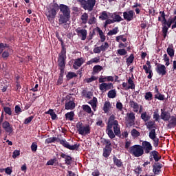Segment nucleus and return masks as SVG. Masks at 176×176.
Returning <instances> with one entry per match:
<instances>
[{
  "label": "nucleus",
  "mask_w": 176,
  "mask_h": 176,
  "mask_svg": "<svg viewBox=\"0 0 176 176\" xmlns=\"http://www.w3.org/2000/svg\"><path fill=\"white\" fill-rule=\"evenodd\" d=\"M106 132L107 135L113 140L116 135L119 137L121 134L120 126H119V122L115 120V115H111L108 119Z\"/></svg>",
  "instance_id": "1"
},
{
  "label": "nucleus",
  "mask_w": 176,
  "mask_h": 176,
  "mask_svg": "<svg viewBox=\"0 0 176 176\" xmlns=\"http://www.w3.org/2000/svg\"><path fill=\"white\" fill-rule=\"evenodd\" d=\"M58 8L62 13L59 15V24H65L68 23L69 19H71V10L69 9V7L65 4H60Z\"/></svg>",
  "instance_id": "2"
},
{
  "label": "nucleus",
  "mask_w": 176,
  "mask_h": 176,
  "mask_svg": "<svg viewBox=\"0 0 176 176\" xmlns=\"http://www.w3.org/2000/svg\"><path fill=\"white\" fill-rule=\"evenodd\" d=\"M56 141V142H60V145H63L64 148H67V149H69V151H78L80 144H76L74 145H70L67 140H60V138H57L56 137L48 138L45 140V144H52Z\"/></svg>",
  "instance_id": "3"
},
{
  "label": "nucleus",
  "mask_w": 176,
  "mask_h": 176,
  "mask_svg": "<svg viewBox=\"0 0 176 176\" xmlns=\"http://www.w3.org/2000/svg\"><path fill=\"white\" fill-rule=\"evenodd\" d=\"M60 10V8L58 7V4L57 3H54L51 5L50 9L46 12L47 19L48 21H52L56 19V16H57V12Z\"/></svg>",
  "instance_id": "4"
},
{
  "label": "nucleus",
  "mask_w": 176,
  "mask_h": 176,
  "mask_svg": "<svg viewBox=\"0 0 176 176\" xmlns=\"http://www.w3.org/2000/svg\"><path fill=\"white\" fill-rule=\"evenodd\" d=\"M128 152L135 157H140L144 155V148L140 144H135L129 148Z\"/></svg>",
  "instance_id": "5"
},
{
  "label": "nucleus",
  "mask_w": 176,
  "mask_h": 176,
  "mask_svg": "<svg viewBox=\"0 0 176 176\" xmlns=\"http://www.w3.org/2000/svg\"><path fill=\"white\" fill-rule=\"evenodd\" d=\"M67 58V49L63 47L60 52L58 54V65L59 69H65V60Z\"/></svg>",
  "instance_id": "6"
},
{
  "label": "nucleus",
  "mask_w": 176,
  "mask_h": 176,
  "mask_svg": "<svg viewBox=\"0 0 176 176\" xmlns=\"http://www.w3.org/2000/svg\"><path fill=\"white\" fill-rule=\"evenodd\" d=\"M77 131L80 135H87L91 133V127L89 124L84 125L82 122L76 124Z\"/></svg>",
  "instance_id": "7"
},
{
  "label": "nucleus",
  "mask_w": 176,
  "mask_h": 176,
  "mask_svg": "<svg viewBox=\"0 0 176 176\" xmlns=\"http://www.w3.org/2000/svg\"><path fill=\"white\" fill-rule=\"evenodd\" d=\"M3 130H4L5 133L8 134V135H13L14 129H13V125L9 122V121L5 120L2 124L1 125Z\"/></svg>",
  "instance_id": "8"
},
{
  "label": "nucleus",
  "mask_w": 176,
  "mask_h": 176,
  "mask_svg": "<svg viewBox=\"0 0 176 176\" xmlns=\"http://www.w3.org/2000/svg\"><path fill=\"white\" fill-rule=\"evenodd\" d=\"M156 135H157L156 129H151L149 132L148 137L150 140H152V141L153 142V144L155 148H157V146H159V138H157Z\"/></svg>",
  "instance_id": "9"
},
{
  "label": "nucleus",
  "mask_w": 176,
  "mask_h": 176,
  "mask_svg": "<svg viewBox=\"0 0 176 176\" xmlns=\"http://www.w3.org/2000/svg\"><path fill=\"white\" fill-rule=\"evenodd\" d=\"M142 149H143V151L146 155H148V153H151V151L153 150V146H152V144L148 141H143L142 142L141 145Z\"/></svg>",
  "instance_id": "10"
},
{
  "label": "nucleus",
  "mask_w": 176,
  "mask_h": 176,
  "mask_svg": "<svg viewBox=\"0 0 176 176\" xmlns=\"http://www.w3.org/2000/svg\"><path fill=\"white\" fill-rule=\"evenodd\" d=\"M149 153V159H150V162H153V160L155 162V163H157V162H159V160H160V159H162V156L160 155V154L159 153L158 151H157L156 150H153L152 151H150Z\"/></svg>",
  "instance_id": "11"
},
{
  "label": "nucleus",
  "mask_w": 176,
  "mask_h": 176,
  "mask_svg": "<svg viewBox=\"0 0 176 176\" xmlns=\"http://www.w3.org/2000/svg\"><path fill=\"white\" fill-rule=\"evenodd\" d=\"M94 6H96V0H85V3L82 8L85 10H89V12H91V10L94 9Z\"/></svg>",
  "instance_id": "12"
},
{
  "label": "nucleus",
  "mask_w": 176,
  "mask_h": 176,
  "mask_svg": "<svg viewBox=\"0 0 176 176\" xmlns=\"http://www.w3.org/2000/svg\"><path fill=\"white\" fill-rule=\"evenodd\" d=\"M76 32L78 36H80L81 41H86L87 38V30L86 29H80V28H78L76 29Z\"/></svg>",
  "instance_id": "13"
},
{
  "label": "nucleus",
  "mask_w": 176,
  "mask_h": 176,
  "mask_svg": "<svg viewBox=\"0 0 176 176\" xmlns=\"http://www.w3.org/2000/svg\"><path fill=\"white\" fill-rule=\"evenodd\" d=\"M163 168V164L160 162H155L153 165V173L155 175H159L162 173V168Z\"/></svg>",
  "instance_id": "14"
},
{
  "label": "nucleus",
  "mask_w": 176,
  "mask_h": 176,
  "mask_svg": "<svg viewBox=\"0 0 176 176\" xmlns=\"http://www.w3.org/2000/svg\"><path fill=\"white\" fill-rule=\"evenodd\" d=\"M134 14H135V12H134V10H131L128 12H124V20H126V21H131V20L134 19Z\"/></svg>",
  "instance_id": "15"
},
{
  "label": "nucleus",
  "mask_w": 176,
  "mask_h": 176,
  "mask_svg": "<svg viewBox=\"0 0 176 176\" xmlns=\"http://www.w3.org/2000/svg\"><path fill=\"white\" fill-rule=\"evenodd\" d=\"M99 89L100 91H107V90H111V89H113V84L112 82H103L100 84Z\"/></svg>",
  "instance_id": "16"
},
{
  "label": "nucleus",
  "mask_w": 176,
  "mask_h": 176,
  "mask_svg": "<svg viewBox=\"0 0 176 176\" xmlns=\"http://www.w3.org/2000/svg\"><path fill=\"white\" fill-rule=\"evenodd\" d=\"M160 118L162 120H164V122H168V120H170L171 118V114H170V112L162 109Z\"/></svg>",
  "instance_id": "17"
},
{
  "label": "nucleus",
  "mask_w": 176,
  "mask_h": 176,
  "mask_svg": "<svg viewBox=\"0 0 176 176\" xmlns=\"http://www.w3.org/2000/svg\"><path fill=\"white\" fill-rule=\"evenodd\" d=\"M156 72L158 74V75L164 76V75L167 74L166 66L164 65H157L156 67Z\"/></svg>",
  "instance_id": "18"
},
{
  "label": "nucleus",
  "mask_w": 176,
  "mask_h": 176,
  "mask_svg": "<svg viewBox=\"0 0 176 176\" xmlns=\"http://www.w3.org/2000/svg\"><path fill=\"white\" fill-rule=\"evenodd\" d=\"M85 63L83 58H78L74 60L73 68L74 69H79V67H82Z\"/></svg>",
  "instance_id": "19"
},
{
  "label": "nucleus",
  "mask_w": 176,
  "mask_h": 176,
  "mask_svg": "<svg viewBox=\"0 0 176 176\" xmlns=\"http://www.w3.org/2000/svg\"><path fill=\"white\" fill-rule=\"evenodd\" d=\"M126 116L128 118V124L131 126L134 125V122H135V114L133 112L127 113Z\"/></svg>",
  "instance_id": "20"
},
{
  "label": "nucleus",
  "mask_w": 176,
  "mask_h": 176,
  "mask_svg": "<svg viewBox=\"0 0 176 176\" xmlns=\"http://www.w3.org/2000/svg\"><path fill=\"white\" fill-rule=\"evenodd\" d=\"M60 157H62V159H65V164L67 166H71V164H72V156H70L69 155H66L64 153H61Z\"/></svg>",
  "instance_id": "21"
},
{
  "label": "nucleus",
  "mask_w": 176,
  "mask_h": 176,
  "mask_svg": "<svg viewBox=\"0 0 176 176\" xmlns=\"http://www.w3.org/2000/svg\"><path fill=\"white\" fill-rule=\"evenodd\" d=\"M166 25L168 28V29L170 28V27L172 30H174V28H176V16H174L173 18H169L168 20V23H166Z\"/></svg>",
  "instance_id": "22"
},
{
  "label": "nucleus",
  "mask_w": 176,
  "mask_h": 176,
  "mask_svg": "<svg viewBox=\"0 0 176 176\" xmlns=\"http://www.w3.org/2000/svg\"><path fill=\"white\" fill-rule=\"evenodd\" d=\"M143 69H144L146 74H148L147 76L148 79H152L153 76V73L152 72V65L146 66V65H143Z\"/></svg>",
  "instance_id": "23"
},
{
  "label": "nucleus",
  "mask_w": 176,
  "mask_h": 176,
  "mask_svg": "<svg viewBox=\"0 0 176 176\" xmlns=\"http://www.w3.org/2000/svg\"><path fill=\"white\" fill-rule=\"evenodd\" d=\"M167 127L168 129H174L176 127V116H173L170 117Z\"/></svg>",
  "instance_id": "24"
},
{
  "label": "nucleus",
  "mask_w": 176,
  "mask_h": 176,
  "mask_svg": "<svg viewBox=\"0 0 176 176\" xmlns=\"http://www.w3.org/2000/svg\"><path fill=\"white\" fill-rule=\"evenodd\" d=\"M75 107L76 104L74 100H67L65 104V109H67V111L70 109L72 111V109H75Z\"/></svg>",
  "instance_id": "25"
},
{
  "label": "nucleus",
  "mask_w": 176,
  "mask_h": 176,
  "mask_svg": "<svg viewBox=\"0 0 176 176\" xmlns=\"http://www.w3.org/2000/svg\"><path fill=\"white\" fill-rule=\"evenodd\" d=\"M129 107L133 109V112H138L140 109V104H138L134 100H130L129 101Z\"/></svg>",
  "instance_id": "26"
},
{
  "label": "nucleus",
  "mask_w": 176,
  "mask_h": 176,
  "mask_svg": "<svg viewBox=\"0 0 176 176\" xmlns=\"http://www.w3.org/2000/svg\"><path fill=\"white\" fill-rule=\"evenodd\" d=\"M145 126L148 130H153V129L156 130V122L153 120L147 121L145 122Z\"/></svg>",
  "instance_id": "27"
},
{
  "label": "nucleus",
  "mask_w": 176,
  "mask_h": 176,
  "mask_svg": "<svg viewBox=\"0 0 176 176\" xmlns=\"http://www.w3.org/2000/svg\"><path fill=\"white\" fill-rule=\"evenodd\" d=\"M101 143L102 144V145H105L104 148H112V143L111 142L110 140L103 138L101 140Z\"/></svg>",
  "instance_id": "28"
},
{
  "label": "nucleus",
  "mask_w": 176,
  "mask_h": 176,
  "mask_svg": "<svg viewBox=\"0 0 176 176\" xmlns=\"http://www.w3.org/2000/svg\"><path fill=\"white\" fill-rule=\"evenodd\" d=\"M45 115H50L52 120L57 119V114L54 112V110L50 109L49 111L45 112Z\"/></svg>",
  "instance_id": "29"
},
{
  "label": "nucleus",
  "mask_w": 176,
  "mask_h": 176,
  "mask_svg": "<svg viewBox=\"0 0 176 176\" xmlns=\"http://www.w3.org/2000/svg\"><path fill=\"white\" fill-rule=\"evenodd\" d=\"M111 17H113L114 23H120V21H123V19L120 15L118 14V12H114Z\"/></svg>",
  "instance_id": "30"
},
{
  "label": "nucleus",
  "mask_w": 176,
  "mask_h": 176,
  "mask_svg": "<svg viewBox=\"0 0 176 176\" xmlns=\"http://www.w3.org/2000/svg\"><path fill=\"white\" fill-rule=\"evenodd\" d=\"M113 162L115 164V166H117L118 168H120L123 166V162H122V160L118 159L116 156H113Z\"/></svg>",
  "instance_id": "31"
},
{
  "label": "nucleus",
  "mask_w": 176,
  "mask_h": 176,
  "mask_svg": "<svg viewBox=\"0 0 176 176\" xmlns=\"http://www.w3.org/2000/svg\"><path fill=\"white\" fill-rule=\"evenodd\" d=\"M75 116V113L74 111L67 112L65 115V120H69L72 122L74 120V118Z\"/></svg>",
  "instance_id": "32"
},
{
  "label": "nucleus",
  "mask_w": 176,
  "mask_h": 176,
  "mask_svg": "<svg viewBox=\"0 0 176 176\" xmlns=\"http://www.w3.org/2000/svg\"><path fill=\"white\" fill-rule=\"evenodd\" d=\"M128 84L129 86L127 87L126 90H129V89L134 90V89H135V84L134 83V80H133L131 77L128 79Z\"/></svg>",
  "instance_id": "33"
},
{
  "label": "nucleus",
  "mask_w": 176,
  "mask_h": 176,
  "mask_svg": "<svg viewBox=\"0 0 176 176\" xmlns=\"http://www.w3.org/2000/svg\"><path fill=\"white\" fill-rule=\"evenodd\" d=\"M97 102H98V101L97 100V98L96 97H94L93 99L91 100L89 102V104H90L94 111H96L97 108Z\"/></svg>",
  "instance_id": "34"
},
{
  "label": "nucleus",
  "mask_w": 176,
  "mask_h": 176,
  "mask_svg": "<svg viewBox=\"0 0 176 176\" xmlns=\"http://www.w3.org/2000/svg\"><path fill=\"white\" fill-rule=\"evenodd\" d=\"M96 31L98 32L99 36L100 38V42H105L106 37L104 34V32H102L99 27L96 28Z\"/></svg>",
  "instance_id": "35"
},
{
  "label": "nucleus",
  "mask_w": 176,
  "mask_h": 176,
  "mask_svg": "<svg viewBox=\"0 0 176 176\" xmlns=\"http://www.w3.org/2000/svg\"><path fill=\"white\" fill-rule=\"evenodd\" d=\"M166 52L169 56V57H170V58H173L174 57V46L173 45H170L168 47Z\"/></svg>",
  "instance_id": "36"
},
{
  "label": "nucleus",
  "mask_w": 176,
  "mask_h": 176,
  "mask_svg": "<svg viewBox=\"0 0 176 176\" xmlns=\"http://www.w3.org/2000/svg\"><path fill=\"white\" fill-rule=\"evenodd\" d=\"M151 116L148 115L146 111L142 113L141 114V119L144 122V123H146V122H148V120H151Z\"/></svg>",
  "instance_id": "37"
},
{
  "label": "nucleus",
  "mask_w": 176,
  "mask_h": 176,
  "mask_svg": "<svg viewBox=\"0 0 176 176\" xmlns=\"http://www.w3.org/2000/svg\"><path fill=\"white\" fill-rule=\"evenodd\" d=\"M58 162H57V157H54V158L50 159L47 161L46 163V166H57V164Z\"/></svg>",
  "instance_id": "38"
},
{
  "label": "nucleus",
  "mask_w": 176,
  "mask_h": 176,
  "mask_svg": "<svg viewBox=\"0 0 176 176\" xmlns=\"http://www.w3.org/2000/svg\"><path fill=\"white\" fill-rule=\"evenodd\" d=\"M109 108H111V102L109 101L105 102L102 108L104 113L109 112Z\"/></svg>",
  "instance_id": "39"
},
{
  "label": "nucleus",
  "mask_w": 176,
  "mask_h": 176,
  "mask_svg": "<svg viewBox=\"0 0 176 176\" xmlns=\"http://www.w3.org/2000/svg\"><path fill=\"white\" fill-rule=\"evenodd\" d=\"M100 63V57H95L87 62V65H91V64H97Z\"/></svg>",
  "instance_id": "40"
},
{
  "label": "nucleus",
  "mask_w": 176,
  "mask_h": 176,
  "mask_svg": "<svg viewBox=\"0 0 176 176\" xmlns=\"http://www.w3.org/2000/svg\"><path fill=\"white\" fill-rule=\"evenodd\" d=\"M111 152H112V148H103L104 157H109V155H111Z\"/></svg>",
  "instance_id": "41"
},
{
  "label": "nucleus",
  "mask_w": 176,
  "mask_h": 176,
  "mask_svg": "<svg viewBox=\"0 0 176 176\" xmlns=\"http://www.w3.org/2000/svg\"><path fill=\"white\" fill-rule=\"evenodd\" d=\"M80 19L82 20V24H87V20H89V14L85 12L81 15Z\"/></svg>",
  "instance_id": "42"
},
{
  "label": "nucleus",
  "mask_w": 176,
  "mask_h": 176,
  "mask_svg": "<svg viewBox=\"0 0 176 176\" xmlns=\"http://www.w3.org/2000/svg\"><path fill=\"white\" fill-rule=\"evenodd\" d=\"M133 61H134V54H131L129 57L126 58V65L130 67L133 64Z\"/></svg>",
  "instance_id": "43"
},
{
  "label": "nucleus",
  "mask_w": 176,
  "mask_h": 176,
  "mask_svg": "<svg viewBox=\"0 0 176 176\" xmlns=\"http://www.w3.org/2000/svg\"><path fill=\"white\" fill-rule=\"evenodd\" d=\"M118 32H119V28L116 27L113 30H110L107 33V35H109V36H112V35H116V34H118Z\"/></svg>",
  "instance_id": "44"
},
{
  "label": "nucleus",
  "mask_w": 176,
  "mask_h": 176,
  "mask_svg": "<svg viewBox=\"0 0 176 176\" xmlns=\"http://www.w3.org/2000/svg\"><path fill=\"white\" fill-rule=\"evenodd\" d=\"M109 98H115L116 97V91L115 89L110 90L107 94Z\"/></svg>",
  "instance_id": "45"
},
{
  "label": "nucleus",
  "mask_w": 176,
  "mask_h": 176,
  "mask_svg": "<svg viewBox=\"0 0 176 176\" xmlns=\"http://www.w3.org/2000/svg\"><path fill=\"white\" fill-rule=\"evenodd\" d=\"M131 134L134 138H137V137H140V135H141V133L135 129L131 130Z\"/></svg>",
  "instance_id": "46"
},
{
  "label": "nucleus",
  "mask_w": 176,
  "mask_h": 176,
  "mask_svg": "<svg viewBox=\"0 0 176 176\" xmlns=\"http://www.w3.org/2000/svg\"><path fill=\"white\" fill-rule=\"evenodd\" d=\"M6 48H9L8 44L0 43V54H2V53H3V50Z\"/></svg>",
  "instance_id": "47"
},
{
  "label": "nucleus",
  "mask_w": 176,
  "mask_h": 176,
  "mask_svg": "<svg viewBox=\"0 0 176 176\" xmlns=\"http://www.w3.org/2000/svg\"><path fill=\"white\" fill-rule=\"evenodd\" d=\"M3 111L6 115H8V116H12V108L9 107H3Z\"/></svg>",
  "instance_id": "48"
},
{
  "label": "nucleus",
  "mask_w": 176,
  "mask_h": 176,
  "mask_svg": "<svg viewBox=\"0 0 176 176\" xmlns=\"http://www.w3.org/2000/svg\"><path fill=\"white\" fill-rule=\"evenodd\" d=\"M168 32V28L167 25H162V35L164 39L167 36V33Z\"/></svg>",
  "instance_id": "49"
},
{
  "label": "nucleus",
  "mask_w": 176,
  "mask_h": 176,
  "mask_svg": "<svg viewBox=\"0 0 176 176\" xmlns=\"http://www.w3.org/2000/svg\"><path fill=\"white\" fill-rule=\"evenodd\" d=\"M82 108L85 112H87V113H91V107L87 104H83L82 106Z\"/></svg>",
  "instance_id": "50"
},
{
  "label": "nucleus",
  "mask_w": 176,
  "mask_h": 176,
  "mask_svg": "<svg viewBox=\"0 0 176 176\" xmlns=\"http://www.w3.org/2000/svg\"><path fill=\"white\" fill-rule=\"evenodd\" d=\"M76 76H78V75H76V74H75L74 72H68L66 76V78L67 80H70V79L76 78Z\"/></svg>",
  "instance_id": "51"
},
{
  "label": "nucleus",
  "mask_w": 176,
  "mask_h": 176,
  "mask_svg": "<svg viewBox=\"0 0 176 176\" xmlns=\"http://www.w3.org/2000/svg\"><path fill=\"white\" fill-rule=\"evenodd\" d=\"M152 97H153V95H152V92H146L145 94L144 98L147 101H152Z\"/></svg>",
  "instance_id": "52"
},
{
  "label": "nucleus",
  "mask_w": 176,
  "mask_h": 176,
  "mask_svg": "<svg viewBox=\"0 0 176 176\" xmlns=\"http://www.w3.org/2000/svg\"><path fill=\"white\" fill-rule=\"evenodd\" d=\"M100 47L102 52H105V50L109 47V44L107 42H105L104 43H102Z\"/></svg>",
  "instance_id": "53"
},
{
  "label": "nucleus",
  "mask_w": 176,
  "mask_h": 176,
  "mask_svg": "<svg viewBox=\"0 0 176 176\" xmlns=\"http://www.w3.org/2000/svg\"><path fill=\"white\" fill-rule=\"evenodd\" d=\"M117 54L119 56H126V54H127V51L124 49H119L117 50Z\"/></svg>",
  "instance_id": "54"
},
{
  "label": "nucleus",
  "mask_w": 176,
  "mask_h": 176,
  "mask_svg": "<svg viewBox=\"0 0 176 176\" xmlns=\"http://www.w3.org/2000/svg\"><path fill=\"white\" fill-rule=\"evenodd\" d=\"M154 97L156 100H159L160 101H164V95L160 93L158 94H155Z\"/></svg>",
  "instance_id": "55"
},
{
  "label": "nucleus",
  "mask_w": 176,
  "mask_h": 176,
  "mask_svg": "<svg viewBox=\"0 0 176 176\" xmlns=\"http://www.w3.org/2000/svg\"><path fill=\"white\" fill-rule=\"evenodd\" d=\"M14 112L16 115H19L23 112V110L21 109V107L19 105H16L14 107Z\"/></svg>",
  "instance_id": "56"
},
{
  "label": "nucleus",
  "mask_w": 176,
  "mask_h": 176,
  "mask_svg": "<svg viewBox=\"0 0 176 176\" xmlns=\"http://www.w3.org/2000/svg\"><path fill=\"white\" fill-rule=\"evenodd\" d=\"M32 152H36L38 151V144L36 142H33L30 146Z\"/></svg>",
  "instance_id": "57"
},
{
  "label": "nucleus",
  "mask_w": 176,
  "mask_h": 176,
  "mask_svg": "<svg viewBox=\"0 0 176 176\" xmlns=\"http://www.w3.org/2000/svg\"><path fill=\"white\" fill-rule=\"evenodd\" d=\"M164 60L165 61L166 67H168L170 65V58H168V56H167V54H164Z\"/></svg>",
  "instance_id": "58"
},
{
  "label": "nucleus",
  "mask_w": 176,
  "mask_h": 176,
  "mask_svg": "<svg viewBox=\"0 0 176 176\" xmlns=\"http://www.w3.org/2000/svg\"><path fill=\"white\" fill-rule=\"evenodd\" d=\"M99 19H101V20H107V19H108V14L107 13V12H102V14L100 16H99Z\"/></svg>",
  "instance_id": "59"
},
{
  "label": "nucleus",
  "mask_w": 176,
  "mask_h": 176,
  "mask_svg": "<svg viewBox=\"0 0 176 176\" xmlns=\"http://www.w3.org/2000/svg\"><path fill=\"white\" fill-rule=\"evenodd\" d=\"M120 39H121V41H122V42H127V38H124V37H123V35L118 36L116 37V42H120Z\"/></svg>",
  "instance_id": "60"
},
{
  "label": "nucleus",
  "mask_w": 176,
  "mask_h": 176,
  "mask_svg": "<svg viewBox=\"0 0 176 176\" xmlns=\"http://www.w3.org/2000/svg\"><path fill=\"white\" fill-rule=\"evenodd\" d=\"M153 118L154 119V122H159L160 120V116L157 112L153 113Z\"/></svg>",
  "instance_id": "61"
},
{
  "label": "nucleus",
  "mask_w": 176,
  "mask_h": 176,
  "mask_svg": "<svg viewBox=\"0 0 176 176\" xmlns=\"http://www.w3.org/2000/svg\"><path fill=\"white\" fill-rule=\"evenodd\" d=\"M32 119H34V116H32L25 118L24 120V124H28L29 123H31V122H32Z\"/></svg>",
  "instance_id": "62"
},
{
  "label": "nucleus",
  "mask_w": 176,
  "mask_h": 176,
  "mask_svg": "<svg viewBox=\"0 0 176 176\" xmlns=\"http://www.w3.org/2000/svg\"><path fill=\"white\" fill-rule=\"evenodd\" d=\"M102 69V67L100 65H95L94 67V72L97 73L100 72Z\"/></svg>",
  "instance_id": "63"
},
{
  "label": "nucleus",
  "mask_w": 176,
  "mask_h": 176,
  "mask_svg": "<svg viewBox=\"0 0 176 176\" xmlns=\"http://www.w3.org/2000/svg\"><path fill=\"white\" fill-rule=\"evenodd\" d=\"M17 156H20V150H14L12 153V157L13 159H16Z\"/></svg>",
  "instance_id": "64"
}]
</instances>
